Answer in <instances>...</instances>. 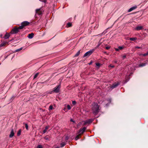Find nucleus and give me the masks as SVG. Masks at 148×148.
I'll return each instance as SVG.
<instances>
[{"label":"nucleus","mask_w":148,"mask_h":148,"mask_svg":"<svg viewBox=\"0 0 148 148\" xmlns=\"http://www.w3.org/2000/svg\"><path fill=\"white\" fill-rule=\"evenodd\" d=\"M36 13L38 15H40L42 14V11L41 10V8L37 9L36 10Z\"/></svg>","instance_id":"obj_8"},{"label":"nucleus","mask_w":148,"mask_h":148,"mask_svg":"<svg viewBox=\"0 0 148 148\" xmlns=\"http://www.w3.org/2000/svg\"><path fill=\"white\" fill-rule=\"evenodd\" d=\"M115 63H116L117 62V61H115L114 62Z\"/></svg>","instance_id":"obj_52"},{"label":"nucleus","mask_w":148,"mask_h":148,"mask_svg":"<svg viewBox=\"0 0 148 148\" xmlns=\"http://www.w3.org/2000/svg\"><path fill=\"white\" fill-rule=\"evenodd\" d=\"M92 63V62H91L89 64H91Z\"/></svg>","instance_id":"obj_50"},{"label":"nucleus","mask_w":148,"mask_h":148,"mask_svg":"<svg viewBox=\"0 0 148 148\" xmlns=\"http://www.w3.org/2000/svg\"><path fill=\"white\" fill-rule=\"evenodd\" d=\"M81 136V134H79L78 135H77L75 138V140H77L79 138L80 136Z\"/></svg>","instance_id":"obj_15"},{"label":"nucleus","mask_w":148,"mask_h":148,"mask_svg":"<svg viewBox=\"0 0 148 148\" xmlns=\"http://www.w3.org/2000/svg\"><path fill=\"white\" fill-rule=\"evenodd\" d=\"M137 39L136 38H130V40L132 41H134Z\"/></svg>","instance_id":"obj_20"},{"label":"nucleus","mask_w":148,"mask_h":148,"mask_svg":"<svg viewBox=\"0 0 148 148\" xmlns=\"http://www.w3.org/2000/svg\"><path fill=\"white\" fill-rule=\"evenodd\" d=\"M18 51V49H17L16 50V51Z\"/></svg>","instance_id":"obj_49"},{"label":"nucleus","mask_w":148,"mask_h":148,"mask_svg":"<svg viewBox=\"0 0 148 148\" xmlns=\"http://www.w3.org/2000/svg\"><path fill=\"white\" fill-rule=\"evenodd\" d=\"M67 109L68 110H70L71 109V108L70 106L69 105H67Z\"/></svg>","instance_id":"obj_27"},{"label":"nucleus","mask_w":148,"mask_h":148,"mask_svg":"<svg viewBox=\"0 0 148 148\" xmlns=\"http://www.w3.org/2000/svg\"><path fill=\"white\" fill-rule=\"evenodd\" d=\"M4 45H5V44H3V43H2V44H1L0 45V46L1 47H2V46H4Z\"/></svg>","instance_id":"obj_38"},{"label":"nucleus","mask_w":148,"mask_h":148,"mask_svg":"<svg viewBox=\"0 0 148 148\" xmlns=\"http://www.w3.org/2000/svg\"><path fill=\"white\" fill-rule=\"evenodd\" d=\"M86 129V127H84L82 128H81L79 130L78 133H79V134H81V135L82 134H83L85 132Z\"/></svg>","instance_id":"obj_7"},{"label":"nucleus","mask_w":148,"mask_h":148,"mask_svg":"<svg viewBox=\"0 0 148 148\" xmlns=\"http://www.w3.org/2000/svg\"><path fill=\"white\" fill-rule=\"evenodd\" d=\"M65 108H64V110H65Z\"/></svg>","instance_id":"obj_53"},{"label":"nucleus","mask_w":148,"mask_h":148,"mask_svg":"<svg viewBox=\"0 0 148 148\" xmlns=\"http://www.w3.org/2000/svg\"><path fill=\"white\" fill-rule=\"evenodd\" d=\"M53 108V106L52 105H50L49 107V110L50 111L52 110Z\"/></svg>","instance_id":"obj_22"},{"label":"nucleus","mask_w":148,"mask_h":148,"mask_svg":"<svg viewBox=\"0 0 148 148\" xmlns=\"http://www.w3.org/2000/svg\"><path fill=\"white\" fill-rule=\"evenodd\" d=\"M106 49H110V47H108V46H107V47H106Z\"/></svg>","instance_id":"obj_40"},{"label":"nucleus","mask_w":148,"mask_h":148,"mask_svg":"<svg viewBox=\"0 0 148 148\" xmlns=\"http://www.w3.org/2000/svg\"><path fill=\"white\" fill-rule=\"evenodd\" d=\"M92 110L93 114L95 115L99 113V109L98 104L96 103H93L92 104Z\"/></svg>","instance_id":"obj_1"},{"label":"nucleus","mask_w":148,"mask_h":148,"mask_svg":"<svg viewBox=\"0 0 148 148\" xmlns=\"http://www.w3.org/2000/svg\"><path fill=\"white\" fill-rule=\"evenodd\" d=\"M148 55V51H147L146 53L143 54V56H146Z\"/></svg>","instance_id":"obj_30"},{"label":"nucleus","mask_w":148,"mask_h":148,"mask_svg":"<svg viewBox=\"0 0 148 148\" xmlns=\"http://www.w3.org/2000/svg\"><path fill=\"white\" fill-rule=\"evenodd\" d=\"M96 65L97 66H99L100 65V64L99 63H96Z\"/></svg>","instance_id":"obj_32"},{"label":"nucleus","mask_w":148,"mask_h":148,"mask_svg":"<svg viewBox=\"0 0 148 148\" xmlns=\"http://www.w3.org/2000/svg\"><path fill=\"white\" fill-rule=\"evenodd\" d=\"M39 74L38 73H36L34 77V79L36 78L38 76V75Z\"/></svg>","instance_id":"obj_24"},{"label":"nucleus","mask_w":148,"mask_h":148,"mask_svg":"<svg viewBox=\"0 0 148 148\" xmlns=\"http://www.w3.org/2000/svg\"><path fill=\"white\" fill-rule=\"evenodd\" d=\"M23 49V47H21L20 48H19V51L22 50Z\"/></svg>","instance_id":"obj_46"},{"label":"nucleus","mask_w":148,"mask_h":148,"mask_svg":"<svg viewBox=\"0 0 148 148\" xmlns=\"http://www.w3.org/2000/svg\"><path fill=\"white\" fill-rule=\"evenodd\" d=\"M110 66L112 68H114V65H110Z\"/></svg>","instance_id":"obj_45"},{"label":"nucleus","mask_w":148,"mask_h":148,"mask_svg":"<svg viewBox=\"0 0 148 148\" xmlns=\"http://www.w3.org/2000/svg\"><path fill=\"white\" fill-rule=\"evenodd\" d=\"M143 54L141 53V54H139V55L140 56H143Z\"/></svg>","instance_id":"obj_48"},{"label":"nucleus","mask_w":148,"mask_h":148,"mask_svg":"<svg viewBox=\"0 0 148 148\" xmlns=\"http://www.w3.org/2000/svg\"><path fill=\"white\" fill-rule=\"evenodd\" d=\"M145 46V45L144 44H142L141 45V47H141V48H142V47H143L144 46Z\"/></svg>","instance_id":"obj_41"},{"label":"nucleus","mask_w":148,"mask_h":148,"mask_svg":"<svg viewBox=\"0 0 148 148\" xmlns=\"http://www.w3.org/2000/svg\"><path fill=\"white\" fill-rule=\"evenodd\" d=\"M119 85V83L117 82V83H115L113 84L112 86H110V88L111 89V90H112L113 89L117 87L118 85ZM108 88L109 87H108Z\"/></svg>","instance_id":"obj_5"},{"label":"nucleus","mask_w":148,"mask_h":148,"mask_svg":"<svg viewBox=\"0 0 148 148\" xmlns=\"http://www.w3.org/2000/svg\"><path fill=\"white\" fill-rule=\"evenodd\" d=\"M100 44H98L97 46L96 47H95V49H97V48H98L99 47V46H100Z\"/></svg>","instance_id":"obj_36"},{"label":"nucleus","mask_w":148,"mask_h":148,"mask_svg":"<svg viewBox=\"0 0 148 148\" xmlns=\"http://www.w3.org/2000/svg\"><path fill=\"white\" fill-rule=\"evenodd\" d=\"M61 83H60L58 85L55 87L53 88V90L50 93L51 94L53 92H54L56 93H58L59 92L60 89L61 88Z\"/></svg>","instance_id":"obj_2"},{"label":"nucleus","mask_w":148,"mask_h":148,"mask_svg":"<svg viewBox=\"0 0 148 148\" xmlns=\"http://www.w3.org/2000/svg\"><path fill=\"white\" fill-rule=\"evenodd\" d=\"M109 103H107V104H106V106H108L109 105Z\"/></svg>","instance_id":"obj_47"},{"label":"nucleus","mask_w":148,"mask_h":148,"mask_svg":"<svg viewBox=\"0 0 148 148\" xmlns=\"http://www.w3.org/2000/svg\"><path fill=\"white\" fill-rule=\"evenodd\" d=\"M83 122H84V123L83 124L84 125H85L87 124H88L87 120L85 121H83Z\"/></svg>","instance_id":"obj_23"},{"label":"nucleus","mask_w":148,"mask_h":148,"mask_svg":"<svg viewBox=\"0 0 148 148\" xmlns=\"http://www.w3.org/2000/svg\"><path fill=\"white\" fill-rule=\"evenodd\" d=\"M67 27H70L72 26V23H68L67 24Z\"/></svg>","instance_id":"obj_18"},{"label":"nucleus","mask_w":148,"mask_h":148,"mask_svg":"<svg viewBox=\"0 0 148 148\" xmlns=\"http://www.w3.org/2000/svg\"><path fill=\"white\" fill-rule=\"evenodd\" d=\"M95 50V49H92L86 52L83 56V57H88L91 55L93 52Z\"/></svg>","instance_id":"obj_4"},{"label":"nucleus","mask_w":148,"mask_h":148,"mask_svg":"<svg viewBox=\"0 0 148 148\" xmlns=\"http://www.w3.org/2000/svg\"><path fill=\"white\" fill-rule=\"evenodd\" d=\"M118 47L119 49V50H122L124 48V47L123 46H119Z\"/></svg>","instance_id":"obj_25"},{"label":"nucleus","mask_w":148,"mask_h":148,"mask_svg":"<svg viewBox=\"0 0 148 148\" xmlns=\"http://www.w3.org/2000/svg\"><path fill=\"white\" fill-rule=\"evenodd\" d=\"M72 102V104L74 105H75L76 103V102L75 100L73 101Z\"/></svg>","instance_id":"obj_31"},{"label":"nucleus","mask_w":148,"mask_h":148,"mask_svg":"<svg viewBox=\"0 0 148 148\" xmlns=\"http://www.w3.org/2000/svg\"><path fill=\"white\" fill-rule=\"evenodd\" d=\"M39 0L41 1L44 2L45 3L46 2L47 0Z\"/></svg>","instance_id":"obj_33"},{"label":"nucleus","mask_w":148,"mask_h":148,"mask_svg":"<svg viewBox=\"0 0 148 148\" xmlns=\"http://www.w3.org/2000/svg\"><path fill=\"white\" fill-rule=\"evenodd\" d=\"M57 148H59L58 147H57Z\"/></svg>","instance_id":"obj_54"},{"label":"nucleus","mask_w":148,"mask_h":148,"mask_svg":"<svg viewBox=\"0 0 148 148\" xmlns=\"http://www.w3.org/2000/svg\"><path fill=\"white\" fill-rule=\"evenodd\" d=\"M18 32V28H14L11 32L10 33L12 34H16Z\"/></svg>","instance_id":"obj_6"},{"label":"nucleus","mask_w":148,"mask_h":148,"mask_svg":"<svg viewBox=\"0 0 148 148\" xmlns=\"http://www.w3.org/2000/svg\"><path fill=\"white\" fill-rule=\"evenodd\" d=\"M14 134L13 130H11L10 134L9 135L10 138H11L14 135Z\"/></svg>","instance_id":"obj_11"},{"label":"nucleus","mask_w":148,"mask_h":148,"mask_svg":"<svg viewBox=\"0 0 148 148\" xmlns=\"http://www.w3.org/2000/svg\"><path fill=\"white\" fill-rule=\"evenodd\" d=\"M25 127L26 130H28V124L27 123H26L25 124Z\"/></svg>","instance_id":"obj_26"},{"label":"nucleus","mask_w":148,"mask_h":148,"mask_svg":"<svg viewBox=\"0 0 148 148\" xmlns=\"http://www.w3.org/2000/svg\"><path fill=\"white\" fill-rule=\"evenodd\" d=\"M115 50L116 51H119V49L118 48H115Z\"/></svg>","instance_id":"obj_35"},{"label":"nucleus","mask_w":148,"mask_h":148,"mask_svg":"<svg viewBox=\"0 0 148 148\" xmlns=\"http://www.w3.org/2000/svg\"><path fill=\"white\" fill-rule=\"evenodd\" d=\"M69 139V138L68 136H66L65 138V140H67Z\"/></svg>","instance_id":"obj_43"},{"label":"nucleus","mask_w":148,"mask_h":148,"mask_svg":"<svg viewBox=\"0 0 148 148\" xmlns=\"http://www.w3.org/2000/svg\"><path fill=\"white\" fill-rule=\"evenodd\" d=\"M17 135H18V132H17Z\"/></svg>","instance_id":"obj_51"},{"label":"nucleus","mask_w":148,"mask_h":148,"mask_svg":"<svg viewBox=\"0 0 148 148\" xmlns=\"http://www.w3.org/2000/svg\"><path fill=\"white\" fill-rule=\"evenodd\" d=\"M136 48H137V49H141V47H139L138 46H136L135 47Z\"/></svg>","instance_id":"obj_39"},{"label":"nucleus","mask_w":148,"mask_h":148,"mask_svg":"<svg viewBox=\"0 0 148 148\" xmlns=\"http://www.w3.org/2000/svg\"><path fill=\"white\" fill-rule=\"evenodd\" d=\"M126 57V55H124L123 56V59H125Z\"/></svg>","instance_id":"obj_37"},{"label":"nucleus","mask_w":148,"mask_h":148,"mask_svg":"<svg viewBox=\"0 0 148 148\" xmlns=\"http://www.w3.org/2000/svg\"><path fill=\"white\" fill-rule=\"evenodd\" d=\"M37 148H43L42 146L41 145H38L37 147Z\"/></svg>","instance_id":"obj_28"},{"label":"nucleus","mask_w":148,"mask_h":148,"mask_svg":"<svg viewBox=\"0 0 148 148\" xmlns=\"http://www.w3.org/2000/svg\"><path fill=\"white\" fill-rule=\"evenodd\" d=\"M34 34L32 33L30 34H28V38L29 39H31L32 38L34 37Z\"/></svg>","instance_id":"obj_10"},{"label":"nucleus","mask_w":148,"mask_h":148,"mask_svg":"<svg viewBox=\"0 0 148 148\" xmlns=\"http://www.w3.org/2000/svg\"><path fill=\"white\" fill-rule=\"evenodd\" d=\"M146 64V63H143L139 65V66L140 67H143L145 66Z\"/></svg>","instance_id":"obj_19"},{"label":"nucleus","mask_w":148,"mask_h":148,"mask_svg":"<svg viewBox=\"0 0 148 148\" xmlns=\"http://www.w3.org/2000/svg\"><path fill=\"white\" fill-rule=\"evenodd\" d=\"M10 35L9 34L7 33L5 35L4 38L5 39H7L8 38L10 37Z\"/></svg>","instance_id":"obj_14"},{"label":"nucleus","mask_w":148,"mask_h":148,"mask_svg":"<svg viewBox=\"0 0 148 148\" xmlns=\"http://www.w3.org/2000/svg\"><path fill=\"white\" fill-rule=\"evenodd\" d=\"M137 7L136 6H134L131 8H130L128 11L129 12H130L133 10L136 9L137 8Z\"/></svg>","instance_id":"obj_9"},{"label":"nucleus","mask_w":148,"mask_h":148,"mask_svg":"<svg viewBox=\"0 0 148 148\" xmlns=\"http://www.w3.org/2000/svg\"><path fill=\"white\" fill-rule=\"evenodd\" d=\"M70 121H71V122H74V123L75 122V121H73L72 119H71V120H70Z\"/></svg>","instance_id":"obj_44"},{"label":"nucleus","mask_w":148,"mask_h":148,"mask_svg":"<svg viewBox=\"0 0 148 148\" xmlns=\"http://www.w3.org/2000/svg\"><path fill=\"white\" fill-rule=\"evenodd\" d=\"M49 127L48 126H46L45 127V129L43 131V134L45 133L46 132L47 130L48 129Z\"/></svg>","instance_id":"obj_12"},{"label":"nucleus","mask_w":148,"mask_h":148,"mask_svg":"<svg viewBox=\"0 0 148 148\" xmlns=\"http://www.w3.org/2000/svg\"><path fill=\"white\" fill-rule=\"evenodd\" d=\"M66 145V143L64 142H62L60 144V147H63L64 146Z\"/></svg>","instance_id":"obj_17"},{"label":"nucleus","mask_w":148,"mask_h":148,"mask_svg":"<svg viewBox=\"0 0 148 148\" xmlns=\"http://www.w3.org/2000/svg\"><path fill=\"white\" fill-rule=\"evenodd\" d=\"M88 124L92 123L94 121V119H90L87 120Z\"/></svg>","instance_id":"obj_13"},{"label":"nucleus","mask_w":148,"mask_h":148,"mask_svg":"<svg viewBox=\"0 0 148 148\" xmlns=\"http://www.w3.org/2000/svg\"><path fill=\"white\" fill-rule=\"evenodd\" d=\"M21 130H19V136H20L21 135Z\"/></svg>","instance_id":"obj_42"},{"label":"nucleus","mask_w":148,"mask_h":148,"mask_svg":"<svg viewBox=\"0 0 148 148\" xmlns=\"http://www.w3.org/2000/svg\"><path fill=\"white\" fill-rule=\"evenodd\" d=\"M44 138L46 140H49V138L47 137V136H45L44 137Z\"/></svg>","instance_id":"obj_29"},{"label":"nucleus","mask_w":148,"mask_h":148,"mask_svg":"<svg viewBox=\"0 0 148 148\" xmlns=\"http://www.w3.org/2000/svg\"><path fill=\"white\" fill-rule=\"evenodd\" d=\"M80 53V51H78L77 53L75 54V56L77 57L79 56Z\"/></svg>","instance_id":"obj_21"},{"label":"nucleus","mask_w":148,"mask_h":148,"mask_svg":"<svg viewBox=\"0 0 148 148\" xmlns=\"http://www.w3.org/2000/svg\"><path fill=\"white\" fill-rule=\"evenodd\" d=\"M29 24V22L27 21H24L21 23V25L19 26V29H21L23 28L25 26L28 25Z\"/></svg>","instance_id":"obj_3"},{"label":"nucleus","mask_w":148,"mask_h":148,"mask_svg":"<svg viewBox=\"0 0 148 148\" xmlns=\"http://www.w3.org/2000/svg\"><path fill=\"white\" fill-rule=\"evenodd\" d=\"M143 28L141 26H137L136 27V29L137 30H140L141 29Z\"/></svg>","instance_id":"obj_16"},{"label":"nucleus","mask_w":148,"mask_h":148,"mask_svg":"<svg viewBox=\"0 0 148 148\" xmlns=\"http://www.w3.org/2000/svg\"><path fill=\"white\" fill-rule=\"evenodd\" d=\"M111 99H110H110H107V101L109 102L110 103L111 101Z\"/></svg>","instance_id":"obj_34"}]
</instances>
